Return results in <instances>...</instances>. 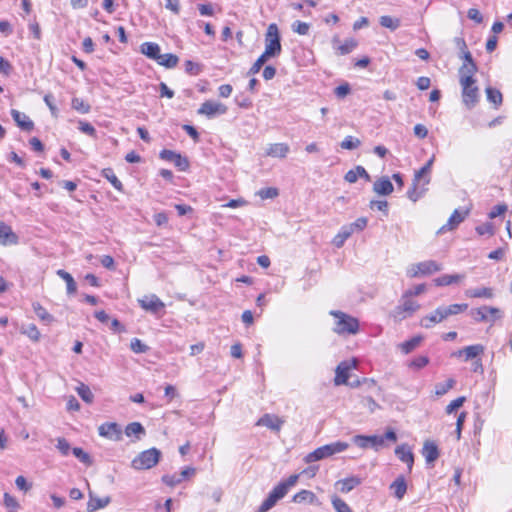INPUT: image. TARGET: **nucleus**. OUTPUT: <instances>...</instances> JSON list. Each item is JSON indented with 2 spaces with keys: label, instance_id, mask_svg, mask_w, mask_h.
Returning <instances> with one entry per match:
<instances>
[{
  "label": "nucleus",
  "instance_id": "1",
  "mask_svg": "<svg viewBox=\"0 0 512 512\" xmlns=\"http://www.w3.org/2000/svg\"><path fill=\"white\" fill-rule=\"evenodd\" d=\"M467 304H451L449 306H439L432 313L424 316L420 320V325L426 329L433 327L435 324L446 320L449 316L460 314L466 311Z\"/></svg>",
  "mask_w": 512,
  "mask_h": 512
},
{
  "label": "nucleus",
  "instance_id": "2",
  "mask_svg": "<svg viewBox=\"0 0 512 512\" xmlns=\"http://www.w3.org/2000/svg\"><path fill=\"white\" fill-rule=\"evenodd\" d=\"M349 447V444L342 441H336L330 444L318 447L314 451L308 453L304 457L305 463H313L331 457L337 453L345 451Z\"/></svg>",
  "mask_w": 512,
  "mask_h": 512
},
{
  "label": "nucleus",
  "instance_id": "3",
  "mask_svg": "<svg viewBox=\"0 0 512 512\" xmlns=\"http://www.w3.org/2000/svg\"><path fill=\"white\" fill-rule=\"evenodd\" d=\"M330 315L335 318L334 332L337 334H356L359 330V321L339 310H331Z\"/></svg>",
  "mask_w": 512,
  "mask_h": 512
},
{
  "label": "nucleus",
  "instance_id": "4",
  "mask_svg": "<svg viewBox=\"0 0 512 512\" xmlns=\"http://www.w3.org/2000/svg\"><path fill=\"white\" fill-rule=\"evenodd\" d=\"M161 452L157 448H150L138 454L131 462L132 468L146 470L154 467L160 460Z\"/></svg>",
  "mask_w": 512,
  "mask_h": 512
},
{
  "label": "nucleus",
  "instance_id": "5",
  "mask_svg": "<svg viewBox=\"0 0 512 512\" xmlns=\"http://www.w3.org/2000/svg\"><path fill=\"white\" fill-rule=\"evenodd\" d=\"M282 47L278 27L275 23L268 26L264 54L270 57H276L281 53Z\"/></svg>",
  "mask_w": 512,
  "mask_h": 512
},
{
  "label": "nucleus",
  "instance_id": "6",
  "mask_svg": "<svg viewBox=\"0 0 512 512\" xmlns=\"http://www.w3.org/2000/svg\"><path fill=\"white\" fill-rule=\"evenodd\" d=\"M441 270V264L437 263L434 260H427L416 264H412L407 269V276L410 278H417L420 276H428Z\"/></svg>",
  "mask_w": 512,
  "mask_h": 512
},
{
  "label": "nucleus",
  "instance_id": "7",
  "mask_svg": "<svg viewBox=\"0 0 512 512\" xmlns=\"http://www.w3.org/2000/svg\"><path fill=\"white\" fill-rule=\"evenodd\" d=\"M470 314L476 322H495L502 317L501 310L491 306H482L472 309Z\"/></svg>",
  "mask_w": 512,
  "mask_h": 512
},
{
  "label": "nucleus",
  "instance_id": "8",
  "mask_svg": "<svg viewBox=\"0 0 512 512\" xmlns=\"http://www.w3.org/2000/svg\"><path fill=\"white\" fill-rule=\"evenodd\" d=\"M433 161L434 158L429 159L423 167L415 171L412 184V192H417L419 189L424 190L425 186L430 182V174Z\"/></svg>",
  "mask_w": 512,
  "mask_h": 512
},
{
  "label": "nucleus",
  "instance_id": "9",
  "mask_svg": "<svg viewBox=\"0 0 512 512\" xmlns=\"http://www.w3.org/2000/svg\"><path fill=\"white\" fill-rule=\"evenodd\" d=\"M469 212V208L463 207L455 209L451 216L449 217L446 224L439 228L437 234H444L447 231H452L456 229L460 225V223H462L465 220V218L469 215Z\"/></svg>",
  "mask_w": 512,
  "mask_h": 512
},
{
  "label": "nucleus",
  "instance_id": "10",
  "mask_svg": "<svg viewBox=\"0 0 512 512\" xmlns=\"http://www.w3.org/2000/svg\"><path fill=\"white\" fill-rule=\"evenodd\" d=\"M227 110L228 108L226 105L220 102L207 100L201 104L197 112L198 114L205 115L208 118H214L217 115L226 114Z\"/></svg>",
  "mask_w": 512,
  "mask_h": 512
},
{
  "label": "nucleus",
  "instance_id": "11",
  "mask_svg": "<svg viewBox=\"0 0 512 512\" xmlns=\"http://www.w3.org/2000/svg\"><path fill=\"white\" fill-rule=\"evenodd\" d=\"M286 495L284 485L275 486L267 498L259 506L257 512H268L275 504Z\"/></svg>",
  "mask_w": 512,
  "mask_h": 512
},
{
  "label": "nucleus",
  "instance_id": "12",
  "mask_svg": "<svg viewBox=\"0 0 512 512\" xmlns=\"http://www.w3.org/2000/svg\"><path fill=\"white\" fill-rule=\"evenodd\" d=\"M353 442L362 449L372 447L377 451L380 447L384 446V437L378 435H356L353 437Z\"/></svg>",
  "mask_w": 512,
  "mask_h": 512
},
{
  "label": "nucleus",
  "instance_id": "13",
  "mask_svg": "<svg viewBox=\"0 0 512 512\" xmlns=\"http://www.w3.org/2000/svg\"><path fill=\"white\" fill-rule=\"evenodd\" d=\"M100 436L112 441L122 440L121 426L116 422H105L98 427Z\"/></svg>",
  "mask_w": 512,
  "mask_h": 512
},
{
  "label": "nucleus",
  "instance_id": "14",
  "mask_svg": "<svg viewBox=\"0 0 512 512\" xmlns=\"http://www.w3.org/2000/svg\"><path fill=\"white\" fill-rule=\"evenodd\" d=\"M159 157L162 160L172 162L180 171H185L189 167L188 159L175 151L163 149Z\"/></svg>",
  "mask_w": 512,
  "mask_h": 512
},
{
  "label": "nucleus",
  "instance_id": "15",
  "mask_svg": "<svg viewBox=\"0 0 512 512\" xmlns=\"http://www.w3.org/2000/svg\"><path fill=\"white\" fill-rule=\"evenodd\" d=\"M476 81H469L467 84H460L462 87V98L468 108H472L478 101V87Z\"/></svg>",
  "mask_w": 512,
  "mask_h": 512
},
{
  "label": "nucleus",
  "instance_id": "16",
  "mask_svg": "<svg viewBox=\"0 0 512 512\" xmlns=\"http://www.w3.org/2000/svg\"><path fill=\"white\" fill-rule=\"evenodd\" d=\"M141 308L153 314H158L165 308L164 302L156 295L144 296L138 300Z\"/></svg>",
  "mask_w": 512,
  "mask_h": 512
},
{
  "label": "nucleus",
  "instance_id": "17",
  "mask_svg": "<svg viewBox=\"0 0 512 512\" xmlns=\"http://www.w3.org/2000/svg\"><path fill=\"white\" fill-rule=\"evenodd\" d=\"M89 501L87 503V512H95L99 509L105 508L111 502V498L106 496L104 498H99L94 495V493L89 489L88 492Z\"/></svg>",
  "mask_w": 512,
  "mask_h": 512
},
{
  "label": "nucleus",
  "instance_id": "18",
  "mask_svg": "<svg viewBox=\"0 0 512 512\" xmlns=\"http://www.w3.org/2000/svg\"><path fill=\"white\" fill-rule=\"evenodd\" d=\"M419 308L420 305L416 301L411 300L409 296L404 294L402 296L401 304L395 308V317L399 316L402 312L411 315Z\"/></svg>",
  "mask_w": 512,
  "mask_h": 512
},
{
  "label": "nucleus",
  "instance_id": "19",
  "mask_svg": "<svg viewBox=\"0 0 512 512\" xmlns=\"http://www.w3.org/2000/svg\"><path fill=\"white\" fill-rule=\"evenodd\" d=\"M11 116L13 120L16 122L17 126L23 131L29 132L34 129L33 121L26 114L16 109H12Z\"/></svg>",
  "mask_w": 512,
  "mask_h": 512
},
{
  "label": "nucleus",
  "instance_id": "20",
  "mask_svg": "<svg viewBox=\"0 0 512 512\" xmlns=\"http://www.w3.org/2000/svg\"><path fill=\"white\" fill-rule=\"evenodd\" d=\"M396 456L407 464L409 471L412 470L414 464V455L408 444H401L395 449Z\"/></svg>",
  "mask_w": 512,
  "mask_h": 512
},
{
  "label": "nucleus",
  "instance_id": "21",
  "mask_svg": "<svg viewBox=\"0 0 512 512\" xmlns=\"http://www.w3.org/2000/svg\"><path fill=\"white\" fill-rule=\"evenodd\" d=\"M284 421L276 415L265 414L256 423L258 426H265L273 431H280Z\"/></svg>",
  "mask_w": 512,
  "mask_h": 512
},
{
  "label": "nucleus",
  "instance_id": "22",
  "mask_svg": "<svg viewBox=\"0 0 512 512\" xmlns=\"http://www.w3.org/2000/svg\"><path fill=\"white\" fill-rule=\"evenodd\" d=\"M18 236L12 231L11 227L0 222V244L12 245L17 244Z\"/></svg>",
  "mask_w": 512,
  "mask_h": 512
},
{
  "label": "nucleus",
  "instance_id": "23",
  "mask_svg": "<svg viewBox=\"0 0 512 512\" xmlns=\"http://www.w3.org/2000/svg\"><path fill=\"white\" fill-rule=\"evenodd\" d=\"M351 369V366L343 361L336 367V375L334 378L335 385H345L348 384L349 379V371Z\"/></svg>",
  "mask_w": 512,
  "mask_h": 512
},
{
  "label": "nucleus",
  "instance_id": "24",
  "mask_svg": "<svg viewBox=\"0 0 512 512\" xmlns=\"http://www.w3.org/2000/svg\"><path fill=\"white\" fill-rule=\"evenodd\" d=\"M160 51V46L155 42H144L140 45V52L154 61L160 58Z\"/></svg>",
  "mask_w": 512,
  "mask_h": 512
},
{
  "label": "nucleus",
  "instance_id": "25",
  "mask_svg": "<svg viewBox=\"0 0 512 512\" xmlns=\"http://www.w3.org/2000/svg\"><path fill=\"white\" fill-rule=\"evenodd\" d=\"M361 484V479L357 476H351L345 479L338 480L335 483L337 489L342 493H349L355 487Z\"/></svg>",
  "mask_w": 512,
  "mask_h": 512
},
{
  "label": "nucleus",
  "instance_id": "26",
  "mask_svg": "<svg viewBox=\"0 0 512 512\" xmlns=\"http://www.w3.org/2000/svg\"><path fill=\"white\" fill-rule=\"evenodd\" d=\"M358 178H363L366 182H371V177L363 166H356L354 169L349 170L344 179L349 183H354Z\"/></svg>",
  "mask_w": 512,
  "mask_h": 512
},
{
  "label": "nucleus",
  "instance_id": "27",
  "mask_svg": "<svg viewBox=\"0 0 512 512\" xmlns=\"http://www.w3.org/2000/svg\"><path fill=\"white\" fill-rule=\"evenodd\" d=\"M477 65H465L463 64L459 68V82L460 84H467L469 81H476L474 74L477 72Z\"/></svg>",
  "mask_w": 512,
  "mask_h": 512
},
{
  "label": "nucleus",
  "instance_id": "28",
  "mask_svg": "<svg viewBox=\"0 0 512 512\" xmlns=\"http://www.w3.org/2000/svg\"><path fill=\"white\" fill-rule=\"evenodd\" d=\"M423 456L428 464H431L439 457V450L437 445L432 441H426L423 446Z\"/></svg>",
  "mask_w": 512,
  "mask_h": 512
},
{
  "label": "nucleus",
  "instance_id": "29",
  "mask_svg": "<svg viewBox=\"0 0 512 512\" xmlns=\"http://www.w3.org/2000/svg\"><path fill=\"white\" fill-rule=\"evenodd\" d=\"M292 501L294 503H298V504H301V503L318 504V498L316 497V495L312 491L305 490V489L296 493L293 496Z\"/></svg>",
  "mask_w": 512,
  "mask_h": 512
},
{
  "label": "nucleus",
  "instance_id": "30",
  "mask_svg": "<svg viewBox=\"0 0 512 512\" xmlns=\"http://www.w3.org/2000/svg\"><path fill=\"white\" fill-rule=\"evenodd\" d=\"M289 146L285 143L271 144L266 151L268 156L274 158H285L289 152Z\"/></svg>",
  "mask_w": 512,
  "mask_h": 512
},
{
  "label": "nucleus",
  "instance_id": "31",
  "mask_svg": "<svg viewBox=\"0 0 512 512\" xmlns=\"http://www.w3.org/2000/svg\"><path fill=\"white\" fill-rule=\"evenodd\" d=\"M465 278L464 274H453V275H442L433 280L434 284L438 287L448 286L451 284L458 283Z\"/></svg>",
  "mask_w": 512,
  "mask_h": 512
},
{
  "label": "nucleus",
  "instance_id": "32",
  "mask_svg": "<svg viewBox=\"0 0 512 512\" xmlns=\"http://www.w3.org/2000/svg\"><path fill=\"white\" fill-rule=\"evenodd\" d=\"M125 434L127 437H135L136 440H140L145 436L146 431L140 422H131L126 426Z\"/></svg>",
  "mask_w": 512,
  "mask_h": 512
},
{
  "label": "nucleus",
  "instance_id": "33",
  "mask_svg": "<svg viewBox=\"0 0 512 512\" xmlns=\"http://www.w3.org/2000/svg\"><path fill=\"white\" fill-rule=\"evenodd\" d=\"M390 489L393 491V494L397 499H402L407 491V484L404 477H397L390 485Z\"/></svg>",
  "mask_w": 512,
  "mask_h": 512
},
{
  "label": "nucleus",
  "instance_id": "34",
  "mask_svg": "<svg viewBox=\"0 0 512 512\" xmlns=\"http://www.w3.org/2000/svg\"><path fill=\"white\" fill-rule=\"evenodd\" d=\"M332 42H333V45H336L337 43H339V38L334 37ZM356 46H357V42L354 39H348V40H345V42L343 44H340L337 47L334 46V48L337 49V51L340 55H346V54H349L350 52H352L356 48Z\"/></svg>",
  "mask_w": 512,
  "mask_h": 512
},
{
  "label": "nucleus",
  "instance_id": "35",
  "mask_svg": "<svg viewBox=\"0 0 512 512\" xmlns=\"http://www.w3.org/2000/svg\"><path fill=\"white\" fill-rule=\"evenodd\" d=\"M422 341L423 337L421 335H417L407 341L400 343L398 347L404 354H409L412 351H414L421 344Z\"/></svg>",
  "mask_w": 512,
  "mask_h": 512
},
{
  "label": "nucleus",
  "instance_id": "36",
  "mask_svg": "<svg viewBox=\"0 0 512 512\" xmlns=\"http://www.w3.org/2000/svg\"><path fill=\"white\" fill-rule=\"evenodd\" d=\"M20 333L26 335L33 342L40 340V332L35 324H22L20 327Z\"/></svg>",
  "mask_w": 512,
  "mask_h": 512
},
{
  "label": "nucleus",
  "instance_id": "37",
  "mask_svg": "<svg viewBox=\"0 0 512 512\" xmlns=\"http://www.w3.org/2000/svg\"><path fill=\"white\" fill-rule=\"evenodd\" d=\"M394 187L389 177L383 176L373 184V192H393Z\"/></svg>",
  "mask_w": 512,
  "mask_h": 512
},
{
  "label": "nucleus",
  "instance_id": "38",
  "mask_svg": "<svg viewBox=\"0 0 512 512\" xmlns=\"http://www.w3.org/2000/svg\"><path fill=\"white\" fill-rule=\"evenodd\" d=\"M465 295L470 298H492L493 290L491 288L482 287L475 289H468L465 291Z\"/></svg>",
  "mask_w": 512,
  "mask_h": 512
},
{
  "label": "nucleus",
  "instance_id": "39",
  "mask_svg": "<svg viewBox=\"0 0 512 512\" xmlns=\"http://www.w3.org/2000/svg\"><path fill=\"white\" fill-rule=\"evenodd\" d=\"M159 65L165 68L171 69L177 66L179 58L177 55L172 53L161 54L160 58L156 61Z\"/></svg>",
  "mask_w": 512,
  "mask_h": 512
},
{
  "label": "nucleus",
  "instance_id": "40",
  "mask_svg": "<svg viewBox=\"0 0 512 512\" xmlns=\"http://www.w3.org/2000/svg\"><path fill=\"white\" fill-rule=\"evenodd\" d=\"M33 310L37 317L45 324H50L54 321L53 315H51L40 303H33Z\"/></svg>",
  "mask_w": 512,
  "mask_h": 512
},
{
  "label": "nucleus",
  "instance_id": "41",
  "mask_svg": "<svg viewBox=\"0 0 512 512\" xmlns=\"http://www.w3.org/2000/svg\"><path fill=\"white\" fill-rule=\"evenodd\" d=\"M352 235L351 227L344 225L341 227L338 234L333 239V244L340 248L343 246L344 242Z\"/></svg>",
  "mask_w": 512,
  "mask_h": 512
},
{
  "label": "nucleus",
  "instance_id": "42",
  "mask_svg": "<svg viewBox=\"0 0 512 512\" xmlns=\"http://www.w3.org/2000/svg\"><path fill=\"white\" fill-rule=\"evenodd\" d=\"M462 352H464L465 361H468L481 355L484 352V346L481 344L466 346Z\"/></svg>",
  "mask_w": 512,
  "mask_h": 512
},
{
  "label": "nucleus",
  "instance_id": "43",
  "mask_svg": "<svg viewBox=\"0 0 512 512\" xmlns=\"http://www.w3.org/2000/svg\"><path fill=\"white\" fill-rule=\"evenodd\" d=\"M57 275L66 282L67 293L74 294L77 290V285L72 275L62 269L57 271Z\"/></svg>",
  "mask_w": 512,
  "mask_h": 512
},
{
  "label": "nucleus",
  "instance_id": "44",
  "mask_svg": "<svg viewBox=\"0 0 512 512\" xmlns=\"http://www.w3.org/2000/svg\"><path fill=\"white\" fill-rule=\"evenodd\" d=\"M485 91L487 95V100L494 104L496 108L502 104V93L498 89L493 87H487Z\"/></svg>",
  "mask_w": 512,
  "mask_h": 512
},
{
  "label": "nucleus",
  "instance_id": "45",
  "mask_svg": "<svg viewBox=\"0 0 512 512\" xmlns=\"http://www.w3.org/2000/svg\"><path fill=\"white\" fill-rule=\"evenodd\" d=\"M379 23L382 27L388 28L391 31H395L401 25V21L398 18H393L388 15L381 16L379 19Z\"/></svg>",
  "mask_w": 512,
  "mask_h": 512
},
{
  "label": "nucleus",
  "instance_id": "46",
  "mask_svg": "<svg viewBox=\"0 0 512 512\" xmlns=\"http://www.w3.org/2000/svg\"><path fill=\"white\" fill-rule=\"evenodd\" d=\"M76 392L84 402H93L94 394L92 393L89 386L85 385L84 383H80L79 386L76 387Z\"/></svg>",
  "mask_w": 512,
  "mask_h": 512
},
{
  "label": "nucleus",
  "instance_id": "47",
  "mask_svg": "<svg viewBox=\"0 0 512 512\" xmlns=\"http://www.w3.org/2000/svg\"><path fill=\"white\" fill-rule=\"evenodd\" d=\"M455 380L453 378H449L445 382L437 383L435 385V394L437 396L445 395L450 389H452L455 385Z\"/></svg>",
  "mask_w": 512,
  "mask_h": 512
},
{
  "label": "nucleus",
  "instance_id": "48",
  "mask_svg": "<svg viewBox=\"0 0 512 512\" xmlns=\"http://www.w3.org/2000/svg\"><path fill=\"white\" fill-rule=\"evenodd\" d=\"M71 106L74 110L78 111L81 114H87L90 112V105L86 103L83 99L74 97L71 102Z\"/></svg>",
  "mask_w": 512,
  "mask_h": 512
},
{
  "label": "nucleus",
  "instance_id": "49",
  "mask_svg": "<svg viewBox=\"0 0 512 512\" xmlns=\"http://www.w3.org/2000/svg\"><path fill=\"white\" fill-rule=\"evenodd\" d=\"M104 177L113 185L116 190H122V183L111 168L103 170Z\"/></svg>",
  "mask_w": 512,
  "mask_h": 512
},
{
  "label": "nucleus",
  "instance_id": "50",
  "mask_svg": "<svg viewBox=\"0 0 512 512\" xmlns=\"http://www.w3.org/2000/svg\"><path fill=\"white\" fill-rule=\"evenodd\" d=\"M73 455L79 459L83 464L90 466L92 465V459L88 453H86L82 448L75 447L72 449Z\"/></svg>",
  "mask_w": 512,
  "mask_h": 512
},
{
  "label": "nucleus",
  "instance_id": "51",
  "mask_svg": "<svg viewBox=\"0 0 512 512\" xmlns=\"http://www.w3.org/2000/svg\"><path fill=\"white\" fill-rule=\"evenodd\" d=\"M291 29L294 33H297L299 35H307L310 30V24L302 22L300 20H296L292 23Z\"/></svg>",
  "mask_w": 512,
  "mask_h": 512
},
{
  "label": "nucleus",
  "instance_id": "52",
  "mask_svg": "<svg viewBox=\"0 0 512 512\" xmlns=\"http://www.w3.org/2000/svg\"><path fill=\"white\" fill-rule=\"evenodd\" d=\"M429 364V358L427 356H418L413 358L408 367L414 370H420Z\"/></svg>",
  "mask_w": 512,
  "mask_h": 512
},
{
  "label": "nucleus",
  "instance_id": "53",
  "mask_svg": "<svg viewBox=\"0 0 512 512\" xmlns=\"http://www.w3.org/2000/svg\"><path fill=\"white\" fill-rule=\"evenodd\" d=\"M332 505L336 512H353L349 505L337 496L332 498Z\"/></svg>",
  "mask_w": 512,
  "mask_h": 512
},
{
  "label": "nucleus",
  "instance_id": "54",
  "mask_svg": "<svg viewBox=\"0 0 512 512\" xmlns=\"http://www.w3.org/2000/svg\"><path fill=\"white\" fill-rule=\"evenodd\" d=\"M361 142L358 138H354L352 136H347L342 142H341V148L347 149V150H353L360 146Z\"/></svg>",
  "mask_w": 512,
  "mask_h": 512
},
{
  "label": "nucleus",
  "instance_id": "55",
  "mask_svg": "<svg viewBox=\"0 0 512 512\" xmlns=\"http://www.w3.org/2000/svg\"><path fill=\"white\" fill-rule=\"evenodd\" d=\"M367 223H368V220L366 217H360V218L356 219L353 223L348 224L347 226L351 227L352 234H353L354 232H360L363 229H365L367 226Z\"/></svg>",
  "mask_w": 512,
  "mask_h": 512
},
{
  "label": "nucleus",
  "instance_id": "56",
  "mask_svg": "<svg viewBox=\"0 0 512 512\" xmlns=\"http://www.w3.org/2000/svg\"><path fill=\"white\" fill-rule=\"evenodd\" d=\"M268 56L264 53L259 56V58L255 61V63L252 65V67L249 69V74L254 75L257 74L262 66L266 63L268 60Z\"/></svg>",
  "mask_w": 512,
  "mask_h": 512
},
{
  "label": "nucleus",
  "instance_id": "57",
  "mask_svg": "<svg viewBox=\"0 0 512 512\" xmlns=\"http://www.w3.org/2000/svg\"><path fill=\"white\" fill-rule=\"evenodd\" d=\"M130 348L135 353H145L148 350V346L145 345L140 339L133 338L130 343Z\"/></svg>",
  "mask_w": 512,
  "mask_h": 512
},
{
  "label": "nucleus",
  "instance_id": "58",
  "mask_svg": "<svg viewBox=\"0 0 512 512\" xmlns=\"http://www.w3.org/2000/svg\"><path fill=\"white\" fill-rule=\"evenodd\" d=\"M465 401H466V398L464 396H460V397L456 398L455 400L451 401L446 407V413L447 414L453 413L458 408H460L464 404Z\"/></svg>",
  "mask_w": 512,
  "mask_h": 512
},
{
  "label": "nucleus",
  "instance_id": "59",
  "mask_svg": "<svg viewBox=\"0 0 512 512\" xmlns=\"http://www.w3.org/2000/svg\"><path fill=\"white\" fill-rule=\"evenodd\" d=\"M370 208L383 212L385 216L388 215V202L386 200L371 201Z\"/></svg>",
  "mask_w": 512,
  "mask_h": 512
},
{
  "label": "nucleus",
  "instance_id": "60",
  "mask_svg": "<svg viewBox=\"0 0 512 512\" xmlns=\"http://www.w3.org/2000/svg\"><path fill=\"white\" fill-rule=\"evenodd\" d=\"M44 102L48 106L52 116L55 117V118L58 117L59 110H58L57 106L54 103L53 95L52 94H46L44 96Z\"/></svg>",
  "mask_w": 512,
  "mask_h": 512
},
{
  "label": "nucleus",
  "instance_id": "61",
  "mask_svg": "<svg viewBox=\"0 0 512 512\" xmlns=\"http://www.w3.org/2000/svg\"><path fill=\"white\" fill-rule=\"evenodd\" d=\"M78 129L84 134H87L91 137H96V129L89 122L82 120L79 121Z\"/></svg>",
  "mask_w": 512,
  "mask_h": 512
},
{
  "label": "nucleus",
  "instance_id": "62",
  "mask_svg": "<svg viewBox=\"0 0 512 512\" xmlns=\"http://www.w3.org/2000/svg\"><path fill=\"white\" fill-rule=\"evenodd\" d=\"M162 481L166 485H168L170 487H174V486H176V485H178V484H180L182 482V477H180L177 474L163 475L162 476Z\"/></svg>",
  "mask_w": 512,
  "mask_h": 512
},
{
  "label": "nucleus",
  "instance_id": "63",
  "mask_svg": "<svg viewBox=\"0 0 512 512\" xmlns=\"http://www.w3.org/2000/svg\"><path fill=\"white\" fill-rule=\"evenodd\" d=\"M4 505L10 509V512L15 511L19 508V503L15 499V497L11 496L9 493L4 494Z\"/></svg>",
  "mask_w": 512,
  "mask_h": 512
},
{
  "label": "nucleus",
  "instance_id": "64",
  "mask_svg": "<svg viewBox=\"0 0 512 512\" xmlns=\"http://www.w3.org/2000/svg\"><path fill=\"white\" fill-rule=\"evenodd\" d=\"M56 447L63 456H67L71 450L70 444L65 438H58Z\"/></svg>",
  "mask_w": 512,
  "mask_h": 512
}]
</instances>
